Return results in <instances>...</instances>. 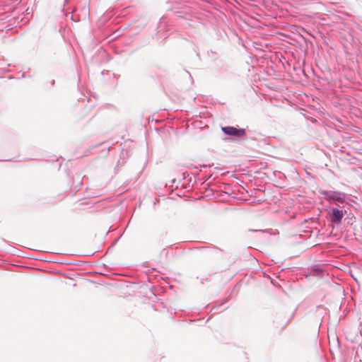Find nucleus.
Listing matches in <instances>:
<instances>
[{"label":"nucleus","instance_id":"7ed1b4c3","mask_svg":"<svg viewBox=\"0 0 362 362\" xmlns=\"http://www.w3.org/2000/svg\"><path fill=\"white\" fill-rule=\"evenodd\" d=\"M224 134L230 136L233 140L241 141L246 138V130L243 128L235 127L233 126H226L221 127Z\"/></svg>","mask_w":362,"mask_h":362},{"label":"nucleus","instance_id":"6e6552de","mask_svg":"<svg viewBox=\"0 0 362 362\" xmlns=\"http://www.w3.org/2000/svg\"><path fill=\"white\" fill-rule=\"evenodd\" d=\"M54 83H55L54 80H52V86H54Z\"/></svg>","mask_w":362,"mask_h":362},{"label":"nucleus","instance_id":"f8f14e48","mask_svg":"<svg viewBox=\"0 0 362 362\" xmlns=\"http://www.w3.org/2000/svg\"><path fill=\"white\" fill-rule=\"evenodd\" d=\"M187 74H188L189 77H192V75L190 74V73H189V71H187Z\"/></svg>","mask_w":362,"mask_h":362},{"label":"nucleus","instance_id":"4468645a","mask_svg":"<svg viewBox=\"0 0 362 362\" xmlns=\"http://www.w3.org/2000/svg\"><path fill=\"white\" fill-rule=\"evenodd\" d=\"M202 168H207V167H209V166H208V165H202Z\"/></svg>","mask_w":362,"mask_h":362},{"label":"nucleus","instance_id":"423d86ee","mask_svg":"<svg viewBox=\"0 0 362 362\" xmlns=\"http://www.w3.org/2000/svg\"><path fill=\"white\" fill-rule=\"evenodd\" d=\"M318 220H319V216L317 217H316V218H308V219H305L302 222V224L308 223L309 221H311L312 223L318 222Z\"/></svg>","mask_w":362,"mask_h":362},{"label":"nucleus","instance_id":"20e7f679","mask_svg":"<svg viewBox=\"0 0 362 362\" xmlns=\"http://www.w3.org/2000/svg\"><path fill=\"white\" fill-rule=\"evenodd\" d=\"M228 298H225L223 302L219 304L217 306H214L212 308H211V310H214V313H218V312H222L223 310H224L226 308H223L221 309V307L223 306V304H225L226 302H228Z\"/></svg>","mask_w":362,"mask_h":362},{"label":"nucleus","instance_id":"1a4fd4ad","mask_svg":"<svg viewBox=\"0 0 362 362\" xmlns=\"http://www.w3.org/2000/svg\"><path fill=\"white\" fill-rule=\"evenodd\" d=\"M68 2H69V0H64V5H65L66 4H68Z\"/></svg>","mask_w":362,"mask_h":362},{"label":"nucleus","instance_id":"ddd939ff","mask_svg":"<svg viewBox=\"0 0 362 362\" xmlns=\"http://www.w3.org/2000/svg\"><path fill=\"white\" fill-rule=\"evenodd\" d=\"M187 74H188L189 77H192V75L190 74V73H189V71H187Z\"/></svg>","mask_w":362,"mask_h":362},{"label":"nucleus","instance_id":"f257e3e1","mask_svg":"<svg viewBox=\"0 0 362 362\" xmlns=\"http://www.w3.org/2000/svg\"><path fill=\"white\" fill-rule=\"evenodd\" d=\"M318 192L326 201L334 204L338 207H341V205H344L346 202L347 194L344 192L325 189H319Z\"/></svg>","mask_w":362,"mask_h":362},{"label":"nucleus","instance_id":"39448f33","mask_svg":"<svg viewBox=\"0 0 362 362\" xmlns=\"http://www.w3.org/2000/svg\"><path fill=\"white\" fill-rule=\"evenodd\" d=\"M190 250H200V251L203 252V253L204 255H208L209 253H210L212 251V250L209 247H194V248H191Z\"/></svg>","mask_w":362,"mask_h":362},{"label":"nucleus","instance_id":"9b49d317","mask_svg":"<svg viewBox=\"0 0 362 362\" xmlns=\"http://www.w3.org/2000/svg\"><path fill=\"white\" fill-rule=\"evenodd\" d=\"M187 74H188L189 77H192V75L190 74V73H189V71H187Z\"/></svg>","mask_w":362,"mask_h":362},{"label":"nucleus","instance_id":"0eeeda50","mask_svg":"<svg viewBox=\"0 0 362 362\" xmlns=\"http://www.w3.org/2000/svg\"><path fill=\"white\" fill-rule=\"evenodd\" d=\"M189 176V173L187 172H185L182 173V178L185 179L187 177Z\"/></svg>","mask_w":362,"mask_h":362},{"label":"nucleus","instance_id":"9d476101","mask_svg":"<svg viewBox=\"0 0 362 362\" xmlns=\"http://www.w3.org/2000/svg\"><path fill=\"white\" fill-rule=\"evenodd\" d=\"M187 74H188L189 77H192V75L190 74V73H189V71H187Z\"/></svg>","mask_w":362,"mask_h":362},{"label":"nucleus","instance_id":"f03ea898","mask_svg":"<svg viewBox=\"0 0 362 362\" xmlns=\"http://www.w3.org/2000/svg\"><path fill=\"white\" fill-rule=\"evenodd\" d=\"M327 218L330 226L334 228L341 223L344 216L346 214V210L340 209L338 206H332L327 210Z\"/></svg>","mask_w":362,"mask_h":362}]
</instances>
